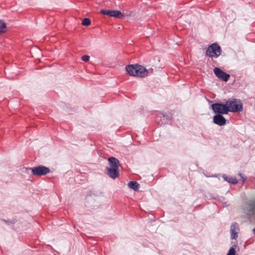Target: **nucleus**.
Segmentation results:
<instances>
[{"instance_id":"obj_8","label":"nucleus","mask_w":255,"mask_h":255,"mask_svg":"<svg viewBox=\"0 0 255 255\" xmlns=\"http://www.w3.org/2000/svg\"><path fill=\"white\" fill-rule=\"evenodd\" d=\"M214 72L215 75L219 79H221L225 82H227L229 80L230 75L222 70L220 68L218 67L215 68Z\"/></svg>"},{"instance_id":"obj_16","label":"nucleus","mask_w":255,"mask_h":255,"mask_svg":"<svg viewBox=\"0 0 255 255\" xmlns=\"http://www.w3.org/2000/svg\"><path fill=\"white\" fill-rule=\"evenodd\" d=\"M82 24L85 26H89L91 24V20L88 18H84L82 20Z\"/></svg>"},{"instance_id":"obj_14","label":"nucleus","mask_w":255,"mask_h":255,"mask_svg":"<svg viewBox=\"0 0 255 255\" xmlns=\"http://www.w3.org/2000/svg\"><path fill=\"white\" fill-rule=\"evenodd\" d=\"M158 116L159 117L162 119L161 121H162V123H165L166 121L169 120L170 118V116L169 115L163 114L162 113H160Z\"/></svg>"},{"instance_id":"obj_11","label":"nucleus","mask_w":255,"mask_h":255,"mask_svg":"<svg viewBox=\"0 0 255 255\" xmlns=\"http://www.w3.org/2000/svg\"><path fill=\"white\" fill-rule=\"evenodd\" d=\"M213 123L219 126H223L226 124V119L221 115H216L213 117Z\"/></svg>"},{"instance_id":"obj_5","label":"nucleus","mask_w":255,"mask_h":255,"mask_svg":"<svg viewBox=\"0 0 255 255\" xmlns=\"http://www.w3.org/2000/svg\"><path fill=\"white\" fill-rule=\"evenodd\" d=\"M26 170H31L35 176H42L50 173V169L44 165H38L34 167L26 168Z\"/></svg>"},{"instance_id":"obj_22","label":"nucleus","mask_w":255,"mask_h":255,"mask_svg":"<svg viewBox=\"0 0 255 255\" xmlns=\"http://www.w3.org/2000/svg\"><path fill=\"white\" fill-rule=\"evenodd\" d=\"M253 233H254V234H255V228H254V229H253Z\"/></svg>"},{"instance_id":"obj_2","label":"nucleus","mask_w":255,"mask_h":255,"mask_svg":"<svg viewBox=\"0 0 255 255\" xmlns=\"http://www.w3.org/2000/svg\"><path fill=\"white\" fill-rule=\"evenodd\" d=\"M126 71L131 76L144 78L148 76V70L138 64H131L126 66Z\"/></svg>"},{"instance_id":"obj_10","label":"nucleus","mask_w":255,"mask_h":255,"mask_svg":"<svg viewBox=\"0 0 255 255\" xmlns=\"http://www.w3.org/2000/svg\"><path fill=\"white\" fill-rule=\"evenodd\" d=\"M239 231V227L237 223H233L231 224L230 232H231V238L232 240H236L238 237V232Z\"/></svg>"},{"instance_id":"obj_3","label":"nucleus","mask_w":255,"mask_h":255,"mask_svg":"<svg viewBox=\"0 0 255 255\" xmlns=\"http://www.w3.org/2000/svg\"><path fill=\"white\" fill-rule=\"evenodd\" d=\"M225 104L229 110V112L237 113L243 111V104L239 99L231 98L228 99Z\"/></svg>"},{"instance_id":"obj_21","label":"nucleus","mask_w":255,"mask_h":255,"mask_svg":"<svg viewBox=\"0 0 255 255\" xmlns=\"http://www.w3.org/2000/svg\"><path fill=\"white\" fill-rule=\"evenodd\" d=\"M239 175L242 178L243 182H245L246 180V179H247L246 177H244V176H243V175L241 173H239Z\"/></svg>"},{"instance_id":"obj_9","label":"nucleus","mask_w":255,"mask_h":255,"mask_svg":"<svg viewBox=\"0 0 255 255\" xmlns=\"http://www.w3.org/2000/svg\"><path fill=\"white\" fill-rule=\"evenodd\" d=\"M100 12L103 14L107 15L111 17L122 18L124 16L122 13L118 10H105L101 9Z\"/></svg>"},{"instance_id":"obj_19","label":"nucleus","mask_w":255,"mask_h":255,"mask_svg":"<svg viewBox=\"0 0 255 255\" xmlns=\"http://www.w3.org/2000/svg\"><path fill=\"white\" fill-rule=\"evenodd\" d=\"M4 222L6 223H7V224H15L16 222H17V220L16 219H13L11 220H2Z\"/></svg>"},{"instance_id":"obj_6","label":"nucleus","mask_w":255,"mask_h":255,"mask_svg":"<svg viewBox=\"0 0 255 255\" xmlns=\"http://www.w3.org/2000/svg\"><path fill=\"white\" fill-rule=\"evenodd\" d=\"M211 107L216 115H226L229 112V110L226 104L215 103L213 104Z\"/></svg>"},{"instance_id":"obj_4","label":"nucleus","mask_w":255,"mask_h":255,"mask_svg":"<svg viewBox=\"0 0 255 255\" xmlns=\"http://www.w3.org/2000/svg\"><path fill=\"white\" fill-rule=\"evenodd\" d=\"M222 53L221 46L217 43H214L210 45L206 51V55L211 58H217Z\"/></svg>"},{"instance_id":"obj_18","label":"nucleus","mask_w":255,"mask_h":255,"mask_svg":"<svg viewBox=\"0 0 255 255\" xmlns=\"http://www.w3.org/2000/svg\"><path fill=\"white\" fill-rule=\"evenodd\" d=\"M250 211L251 212L252 215L255 216V202L251 205Z\"/></svg>"},{"instance_id":"obj_13","label":"nucleus","mask_w":255,"mask_h":255,"mask_svg":"<svg viewBox=\"0 0 255 255\" xmlns=\"http://www.w3.org/2000/svg\"><path fill=\"white\" fill-rule=\"evenodd\" d=\"M128 187L134 191H137L139 187V184L135 181H130L128 184Z\"/></svg>"},{"instance_id":"obj_20","label":"nucleus","mask_w":255,"mask_h":255,"mask_svg":"<svg viewBox=\"0 0 255 255\" xmlns=\"http://www.w3.org/2000/svg\"><path fill=\"white\" fill-rule=\"evenodd\" d=\"M90 56L87 55H85L82 56V59L84 62H87L89 60Z\"/></svg>"},{"instance_id":"obj_7","label":"nucleus","mask_w":255,"mask_h":255,"mask_svg":"<svg viewBox=\"0 0 255 255\" xmlns=\"http://www.w3.org/2000/svg\"><path fill=\"white\" fill-rule=\"evenodd\" d=\"M86 206L92 210H96L100 206V203L92 195H88L86 198Z\"/></svg>"},{"instance_id":"obj_12","label":"nucleus","mask_w":255,"mask_h":255,"mask_svg":"<svg viewBox=\"0 0 255 255\" xmlns=\"http://www.w3.org/2000/svg\"><path fill=\"white\" fill-rule=\"evenodd\" d=\"M224 179L229 183L232 184H237L238 183V180L235 177L231 176H228L227 175L224 174L223 175Z\"/></svg>"},{"instance_id":"obj_17","label":"nucleus","mask_w":255,"mask_h":255,"mask_svg":"<svg viewBox=\"0 0 255 255\" xmlns=\"http://www.w3.org/2000/svg\"><path fill=\"white\" fill-rule=\"evenodd\" d=\"M227 255H236V251L235 249L232 247H231L227 253Z\"/></svg>"},{"instance_id":"obj_1","label":"nucleus","mask_w":255,"mask_h":255,"mask_svg":"<svg viewBox=\"0 0 255 255\" xmlns=\"http://www.w3.org/2000/svg\"><path fill=\"white\" fill-rule=\"evenodd\" d=\"M108 160L110 167L106 168L105 172L110 178L115 179L119 176L120 162L117 158L114 157H109Z\"/></svg>"},{"instance_id":"obj_15","label":"nucleus","mask_w":255,"mask_h":255,"mask_svg":"<svg viewBox=\"0 0 255 255\" xmlns=\"http://www.w3.org/2000/svg\"><path fill=\"white\" fill-rule=\"evenodd\" d=\"M6 29V23L2 20H0V33L5 32Z\"/></svg>"}]
</instances>
